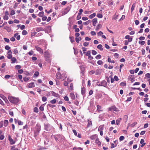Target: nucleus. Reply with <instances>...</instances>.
<instances>
[{
    "mask_svg": "<svg viewBox=\"0 0 150 150\" xmlns=\"http://www.w3.org/2000/svg\"><path fill=\"white\" fill-rule=\"evenodd\" d=\"M28 34L27 32L25 30H24L22 32V34L23 35H26Z\"/></svg>",
    "mask_w": 150,
    "mask_h": 150,
    "instance_id": "obj_43",
    "label": "nucleus"
},
{
    "mask_svg": "<svg viewBox=\"0 0 150 150\" xmlns=\"http://www.w3.org/2000/svg\"><path fill=\"white\" fill-rule=\"evenodd\" d=\"M44 55L45 60L47 62H50V53L48 52H45L44 53Z\"/></svg>",
    "mask_w": 150,
    "mask_h": 150,
    "instance_id": "obj_3",
    "label": "nucleus"
},
{
    "mask_svg": "<svg viewBox=\"0 0 150 150\" xmlns=\"http://www.w3.org/2000/svg\"><path fill=\"white\" fill-rule=\"evenodd\" d=\"M15 146H12V147L11 148V150H18V148H15Z\"/></svg>",
    "mask_w": 150,
    "mask_h": 150,
    "instance_id": "obj_64",
    "label": "nucleus"
},
{
    "mask_svg": "<svg viewBox=\"0 0 150 150\" xmlns=\"http://www.w3.org/2000/svg\"><path fill=\"white\" fill-rule=\"evenodd\" d=\"M13 53L14 54H16L18 53V50L17 48L14 49L13 50Z\"/></svg>",
    "mask_w": 150,
    "mask_h": 150,
    "instance_id": "obj_46",
    "label": "nucleus"
},
{
    "mask_svg": "<svg viewBox=\"0 0 150 150\" xmlns=\"http://www.w3.org/2000/svg\"><path fill=\"white\" fill-rule=\"evenodd\" d=\"M86 89L84 87H83L81 88V94L83 95H85V93Z\"/></svg>",
    "mask_w": 150,
    "mask_h": 150,
    "instance_id": "obj_20",
    "label": "nucleus"
},
{
    "mask_svg": "<svg viewBox=\"0 0 150 150\" xmlns=\"http://www.w3.org/2000/svg\"><path fill=\"white\" fill-rule=\"evenodd\" d=\"M97 18H94L92 20V22L93 23H94L95 24H96L97 23Z\"/></svg>",
    "mask_w": 150,
    "mask_h": 150,
    "instance_id": "obj_39",
    "label": "nucleus"
},
{
    "mask_svg": "<svg viewBox=\"0 0 150 150\" xmlns=\"http://www.w3.org/2000/svg\"><path fill=\"white\" fill-rule=\"evenodd\" d=\"M62 75L59 72L57 73L56 75V77L57 79H61Z\"/></svg>",
    "mask_w": 150,
    "mask_h": 150,
    "instance_id": "obj_12",
    "label": "nucleus"
},
{
    "mask_svg": "<svg viewBox=\"0 0 150 150\" xmlns=\"http://www.w3.org/2000/svg\"><path fill=\"white\" fill-rule=\"evenodd\" d=\"M70 96L71 99L74 100L75 99V97L74 94L73 93H71L70 94Z\"/></svg>",
    "mask_w": 150,
    "mask_h": 150,
    "instance_id": "obj_25",
    "label": "nucleus"
},
{
    "mask_svg": "<svg viewBox=\"0 0 150 150\" xmlns=\"http://www.w3.org/2000/svg\"><path fill=\"white\" fill-rule=\"evenodd\" d=\"M101 57V55L100 54H98L95 57V58L96 59H100Z\"/></svg>",
    "mask_w": 150,
    "mask_h": 150,
    "instance_id": "obj_50",
    "label": "nucleus"
},
{
    "mask_svg": "<svg viewBox=\"0 0 150 150\" xmlns=\"http://www.w3.org/2000/svg\"><path fill=\"white\" fill-rule=\"evenodd\" d=\"M4 126L5 127H6L8 124V120H4Z\"/></svg>",
    "mask_w": 150,
    "mask_h": 150,
    "instance_id": "obj_28",
    "label": "nucleus"
},
{
    "mask_svg": "<svg viewBox=\"0 0 150 150\" xmlns=\"http://www.w3.org/2000/svg\"><path fill=\"white\" fill-rule=\"evenodd\" d=\"M101 26V25L100 24H98L96 26V30H98L99 28H100Z\"/></svg>",
    "mask_w": 150,
    "mask_h": 150,
    "instance_id": "obj_37",
    "label": "nucleus"
},
{
    "mask_svg": "<svg viewBox=\"0 0 150 150\" xmlns=\"http://www.w3.org/2000/svg\"><path fill=\"white\" fill-rule=\"evenodd\" d=\"M57 136L58 137V139H59L61 140H64V137L63 135L58 134H57Z\"/></svg>",
    "mask_w": 150,
    "mask_h": 150,
    "instance_id": "obj_13",
    "label": "nucleus"
},
{
    "mask_svg": "<svg viewBox=\"0 0 150 150\" xmlns=\"http://www.w3.org/2000/svg\"><path fill=\"white\" fill-rule=\"evenodd\" d=\"M44 129L47 131L52 132L54 129L53 127L49 123H44Z\"/></svg>",
    "mask_w": 150,
    "mask_h": 150,
    "instance_id": "obj_1",
    "label": "nucleus"
},
{
    "mask_svg": "<svg viewBox=\"0 0 150 150\" xmlns=\"http://www.w3.org/2000/svg\"><path fill=\"white\" fill-rule=\"evenodd\" d=\"M97 16L100 18H101L103 17V15L101 14L98 13L97 15Z\"/></svg>",
    "mask_w": 150,
    "mask_h": 150,
    "instance_id": "obj_48",
    "label": "nucleus"
},
{
    "mask_svg": "<svg viewBox=\"0 0 150 150\" xmlns=\"http://www.w3.org/2000/svg\"><path fill=\"white\" fill-rule=\"evenodd\" d=\"M98 138V136L96 134H94L92 135L90 137V138L91 140H93Z\"/></svg>",
    "mask_w": 150,
    "mask_h": 150,
    "instance_id": "obj_18",
    "label": "nucleus"
},
{
    "mask_svg": "<svg viewBox=\"0 0 150 150\" xmlns=\"http://www.w3.org/2000/svg\"><path fill=\"white\" fill-rule=\"evenodd\" d=\"M39 109L41 111H43L44 110V106L42 105H41L39 107Z\"/></svg>",
    "mask_w": 150,
    "mask_h": 150,
    "instance_id": "obj_40",
    "label": "nucleus"
},
{
    "mask_svg": "<svg viewBox=\"0 0 150 150\" xmlns=\"http://www.w3.org/2000/svg\"><path fill=\"white\" fill-rule=\"evenodd\" d=\"M11 63L14 64L16 62L17 60L15 57H12L11 59Z\"/></svg>",
    "mask_w": 150,
    "mask_h": 150,
    "instance_id": "obj_21",
    "label": "nucleus"
},
{
    "mask_svg": "<svg viewBox=\"0 0 150 150\" xmlns=\"http://www.w3.org/2000/svg\"><path fill=\"white\" fill-rule=\"evenodd\" d=\"M139 43L141 45H143L144 44L145 42L144 41H139Z\"/></svg>",
    "mask_w": 150,
    "mask_h": 150,
    "instance_id": "obj_59",
    "label": "nucleus"
},
{
    "mask_svg": "<svg viewBox=\"0 0 150 150\" xmlns=\"http://www.w3.org/2000/svg\"><path fill=\"white\" fill-rule=\"evenodd\" d=\"M73 150H83V149L80 147H79L78 148L74 147Z\"/></svg>",
    "mask_w": 150,
    "mask_h": 150,
    "instance_id": "obj_35",
    "label": "nucleus"
},
{
    "mask_svg": "<svg viewBox=\"0 0 150 150\" xmlns=\"http://www.w3.org/2000/svg\"><path fill=\"white\" fill-rule=\"evenodd\" d=\"M104 125H102L100 126L98 129V131H103L104 129Z\"/></svg>",
    "mask_w": 150,
    "mask_h": 150,
    "instance_id": "obj_16",
    "label": "nucleus"
},
{
    "mask_svg": "<svg viewBox=\"0 0 150 150\" xmlns=\"http://www.w3.org/2000/svg\"><path fill=\"white\" fill-rule=\"evenodd\" d=\"M96 84L98 86H103L106 87L107 86V83L105 80H103L101 82H97Z\"/></svg>",
    "mask_w": 150,
    "mask_h": 150,
    "instance_id": "obj_4",
    "label": "nucleus"
},
{
    "mask_svg": "<svg viewBox=\"0 0 150 150\" xmlns=\"http://www.w3.org/2000/svg\"><path fill=\"white\" fill-rule=\"evenodd\" d=\"M69 39L71 43L74 42V38L73 36H70Z\"/></svg>",
    "mask_w": 150,
    "mask_h": 150,
    "instance_id": "obj_33",
    "label": "nucleus"
},
{
    "mask_svg": "<svg viewBox=\"0 0 150 150\" xmlns=\"http://www.w3.org/2000/svg\"><path fill=\"white\" fill-rule=\"evenodd\" d=\"M33 110H34V112H36V113L38 112L39 111V110H38V108L36 107H35L34 108Z\"/></svg>",
    "mask_w": 150,
    "mask_h": 150,
    "instance_id": "obj_41",
    "label": "nucleus"
},
{
    "mask_svg": "<svg viewBox=\"0 0 150 150\" xmlns=\"http://www.w3.org/2000/svg\"><path fill=\"white\" fill-rule=\"evenodd\" d=\"M88 124L87 126V127H88L90 126H91L92 125V121L91 120H88Z\"/></svg>",
    "mask_w": 150,
    "mask_h": 150,
    "instance_id": "obj_19",
    "label": "nucleus"
},
{
    "mask_svg": "<svg viewBox=\"0 0 150 150\" xmlns=\"http://www.w3.org/2000/svg\"><path fill=\"white\" fill-rule=\"evenodd\" d=\"M23 79L25 82H27L29 80V77L27 76H25L23 77Z\"/></svg>",
    "mask_w": 150,
    "mask_h": 150,
    "instance_id": "obj_30",
    "label": "nucleus"
},
{
    "mask_svg": "<svg viewBox=\"0 0 150 150\" xmlns=\"http://www.w3.org/2000/svg\"><path fill=\"white\" fill-rule=\"evenodd\" d=\"M14 37L15 38L16 37V39L19 40L20 39V35H18V33H16L14 34Z\"/></svg>",
    "mask_w": 150,
    "mask_h": 150,
    "instance_id": "obj_9",
    "label": "nucleus"
},
{
    "mask_svg": "<svg viewBox=\"0 0 150 150\" xmlns=\"http://www.w3.org/2000/svg\"><path fill=\"white\" fill-rule=\"evenodd\" d=\"M101 74V70L100 69H97L95 72V74L97 75H100Z\"/></svg>",
    "mask_w": 150,
    "mask_h": 150,
    "instance_id": "obj_22",
    "label": "nucleus"
},
{
    "mask_svg": "<svg viewBox=\"0 0 150 150\" xmlns=\"http://www.w3.org/2000/svg\"><path fill=\"white\" fill-rule=\"evenodd\" d=\"M112 110L115 111H118L117 108H116L115 106L112 107Z\"/></svg>",
    "mask_w": 150,
    "mask_h": 150,
    "instance_id": "obj_47",
    "label": "nucleus"
},
{
    "mask_svg": "<svg viewBox=\"0 0 150 150\" xmlns=\"http://www.w3.org/2000/svg\"><path fill=\"white\" fill-rule=\"evenodd\" d=\"M4 29L7 30L8 32H10L11 30V28L8 26H5Z\"/></svg>",
    "mask_w": 150,
    "mask_h": 150,
    "instance_id": "obj_24",
    "label": "nucleus"
},
{
    "mask_svg": "<svg viewBox=\"0 0 150 150\" xmlns=\"http://www.w3.org/2000/svg\"><path fill=\"white\" fill-rule=\"evenodd\" d=\"M51 93L52 95L56 97H58L59 96V95L56 93L54 91H52Z\"/></svg>",
    "mask_w": 150,
    "mask_h": 150,
    "instance_id": "obj_27",
    "label": "nucleus"
},
{
    "mask_svg": "<svg viewBox=\"0 0 150 150\" xmlns=\"http://www.w3.org/2000/svg\"><path fill=\"white\" fill-rule=\"evenodd\" d=\"M34 53L33 51L32 50H30L29 52H28V54L30 55H32Z\"/></svg>",
    "mask_w": 150,
    "mask_h": 150,
    "instance_id": "obj_55",
    "label": "nucleus"
},
{
    "mask_svg": "<svg viewBox=\"0 0 150 150\" xmlns=\"http://www.w3.org/2000/svg\"><path fill=\"white\" fill-rule=\"evenodd\" d=\"M95 143L97 144L98 146H100L101 145V142L99 141L98 138H97L95 141Z\"/></svg>",
    "mask_w": 150,
    "mask_h": 150,
    "instance_id": "obj_17",
    "label": "nucleus"
},
{
    "mask_svg": "<svg viewBox=\"0 0 150 150\" xmlns=\"http://www.w3.org/2000/svg\"><path fill=\"white\" fill-rule=\"evenodd\" d=\"M97 64L98 65H102L103 64V62L101 60H99L97 62Z\"/></svg>",
    "mask_w": 150,
    "mask_h": 150,
    "instance_id": "obj_45",
    "label": "nucleus"
},
{
    "mask_svg": "<svg viewBox=\"0 0 150 150\" xmlns=\"http://www.w3.org/2000/svg\"><path fill=\"white\" fill-rule=\"evenodd\" d=\"M47 98L45 96H43L42 97V100L43 102H45L47 100Z\"/></svg>",
    "mask_w": 150,
    "mask_h": 150,
    "instance_id": "obj_61",
    "label": "nucleus"
},
{
    "mask_svg": "<svg viewBox=\"0 0 150 150\" xmlns=\"http://www.w3.org/2000/svg\"><path fill=\"white\" fill-rule=\"evenodd\" d=\"M35 129L40 132L41 130L40 125L39 124H37L35 126Z\"/></svg>",
    "mask_w": 150,
    "mask_h": 150,
    "instance_id": "obj_8",
    "label": "nucleus"
},
{
    "mask_svg": "<svg viewBox=\"0 0 150 150\" xmlns=\"http://www.w3.org/2000/svg\"><path fill=\"white\" fill-rule=\"evenodd\" d=\"M135 6V3H134L132 5L131 8V12H132Z\"/></svg>",
    "mask_w": 150,
    "mask_h": 150,
    "instance_id": "obj_34",
    "label": "nucleus"
},
{
    "mask_svg": "<svg viewBox=\"0 0 150 150\" xmlns=\"http://www.w3.org/2000/svg\"><path fill=\"white\" fill-rule=\"evenodd\" d=\"M62 76L63 77L64 76V77H63V78L64 79H65L67 77V75L66 74V72H64V73H63L62 74Z\"/></svg>",
    "mask_w": 150,
    "mask_h": 150,
    "instance_id": "obj_60",
    "label": "nucleus"
},
{
    "mask_svg": "<svg viewBox=\"0 0 150 150\" xmlns=\"http://www.w3.org/2000/svg\"><path fill=\"white\" fill-rule=\"evenodd\" d=\"M70 10V8L68 6L64 10V13L65 14H67Z\"/></svg>",
    "mask_w": 150,
    "mask_h": 150,
    "instance_id": "obj_15",
    "label": "nucleus"
},
{
    "mask_svg": "<svg viewBox=\"0 0 150 150\" xmlns=\"http://www.w3.org/2000/svg\"><path fill=\"white\" fill-rule=\"evenodd\" d=\"M35 48L36 49V50L39 52L41 54H42L43 53V50L39 47L38 46H35Z\"/></svg>",
    "mask_w": 150,
    "mask_h": 150,
    "instance_id": "obj_5",
    "label": "nucleus"
},
{
    "mask_svg": "<svg viewBox=\"0 0 150 150\" xmlns=\"http://www.w3.org/2000/svg\"><path fill=\"white\" fill-rule=\"evenodd\" d=\"M44 15V12L43 11L40 12L38 14V15L40 17H42Z\"/></svg>",
    "mask_w": 150,
    "mask_h": 150,
    "instance_id": "obj_44",
    "label": "nucleus"
},
{
    "mask_svg": "<svg viewBox=\"0 0 150 150\" xmlns=\"http://www.w3.org/2000/svg\"><path fill=\"white\" fill-rule=\"evenodd\" d=\"M28 85V87L29 88H33L35 87V84L33 82L29 83Z\"/></svg>",
    "mask_w": 150,
    "mask_h": 150,
    "instance_id": "obj_11",
    "label": "nucleus"
},
{
    "mask_svg": "<svg viewBox=\"0 0 150 150\" xmlns=\"http://www.w3.org/2000/svg\"><path fill=\"white\" fill-rule=\"evenodd\" d=\"M56 102V100L55 99H54L50 101V103L52 104H54Z\"/></svg>",
    "mask_w": 150,
    "mask_h": 150,
    "instance_id": "obj_57",
    "label": "nucleus"
},
{
    "mask_svg": "<svg viewBox=\"0 0 150 150\" xmlns=\"http://www.w3.org/2000/svg\"><path fill=\"white\" fill-rule=\"evenodd\" d=\"M81 40V37H79V38H76L75 40L77 43H79V41Z\"/></svg>",
    "mask_w": 150,
    "mask_h": 150,
    "instance_id": "obj_32",
    "label": "nucleus"
},
{
    "mask_svg": "<svg viewBox=\"0 0 150 150\" xmlns=\"http://www.w3.org/2000/svg\"><path fill=\"white\" fill-rule=\"evenodd\" d=\"M97 47L98 49H99L100 51H102L103 50V46L102 45L100 44L97 46Z\"/></svg>",
    "mask_w": 150,
    "mask_h": 150,
    "instance_id": "obj_26",
    "label": "nucleus"
},
{
    "mask_svg": "<svg viewBox=\"0 0 150 150\" xmlns=\"http://www.w3.org/2000/svg\"><path fill=\"white\" fill-rule=\"evenodd\" d=\"M3 19L5 20H7L8 19V16L5 15L4 16Z\"/></svg>",
    "mask_w": 150,
    "mask_h": 150,
    "instance_id": "obj_52",
    "label": "nucleus"
},
{
    "mask_svg": "<svg viewBox=\"0 0 150 150\" xmlns=\"http://www.w3.org/2000/svg\"><path fill=\"white\" fill-rule=\"evenodd\" d=\"M39 72L38 71H36L35 72V73H34V76L35 77H36L37 76H38V75H39Z\"/></svg>",
    "mask_w": 150,
    "mask_h": 150,
    "instance_id": "obj_38",
    "label": "nucleus"
},
{
    "mask_svg": "<svg viewBox=\"0 0 150 150\" xmlns=\"http://www.w3.org/2000/svg\"><path fill=\"white\" fill-rule=\"evenodd\" d=\"M122 120V119L120 118L119 119H118L116 120V124L117 125H119V123L121 121V120Z\"/></svg>",
    "mask_w": 150,
    "mask_h": 150,
    "instance_id": "obj_31",
    "label": "nucleus"
},
{
    "mask_svg": "<svg viewBox=\"0 0 150 150\" xmlns=\"http://www.w3.org/2000/svg\"><path fill=\"white\" fill-rule=\"evenodd\" d=\"M46 149V148L43 146H41L38 149V150H45Z\"/></svg>",
    "mask_w": 150,
    "mask_h": 150,
    "instance_id": "obj_49",
    "label": "nucleus"
},
{
    "mask_svg": "<svg viewBox=\"0 0 150 150\" xmlns=\"http://www.w3.org/2000/svg\"><path fill=\"white\" fill-rule=\"evenodd\" d=\"M8 98L10 102L14 104H17L19 101V99L18 98L9 96Z\"/></svg>",
    "mask_w": 150,
    "mask_h": 150,
    "instance_id": "obj_2",
    "label": "nucleus"
},
{
    "mask_svg": "<svg viewBox=\"0 0 150 150\" xmlns=\"http://www.w3.org/2000/svg\"><path fill=\"white\" fill-rule=\"evenodd\" d=\"M39 134V133H34V137L36 140H38V137Z\"/></svg>",
    "mask_w": 150,
    "mask_h": 150,
    "instance_id": "obj_14",
    "label": "nucleus"
},
{
    "mask_svg": "<svg viewBox=\"0 0 150 150\" xmlns=\"http://www.w3.org/2000/svg\"><path fill=\"white\" fill-rule=\"evenodd\" d=\"M91 21L90 20H88V21H87L84 22L83 23V24L85 25H87L89 24L90 23H91Z\"/></svg>",
    "mask_w": 150,
    "mask_h": 150,
    "instance_id": "obj_36",
    "label": "nucleus"
},
{
    "mask_svg": "<svg viewBox=\"0 0 150 150\" xmlns=\"http://www.w3.org/2000/svg\"><path fill=\"white\" fill-rule=\"evenodd\" d=\"M4 41L7 43H8L10 42V40L9 39L7 38H4Z\"/></svg>",
    "mask_w": 150,
    "mask_h": 150,
    "instance_id": "obj_58",
    "label": "nucleus"
},
{
    "mask_svg": "<svg viewBox=\"0 0 150 150\" xmlns=\"http://www.w3.org/2000/svg\"><path fill=\"white\" fill-rule=\"evenodd\" d=\"M134 76L130 75L129 76L128 78V80L130 81L132 83L134 81Z\"/></svg>",
    "mask_w": 150,
    "mask_h": 150,
    "instance_id": "obj_7",
    "label": "nucleus"
},
{
    "mask_svg": "<svg viewBox=\"0 0 150 150\" xmlns=\"http://www.w3.org/2000/svg\"><path fill=\"white\" fill-rule=\"evenodd\" d=\"M97 110L98 111H102L101 110H100V109L101 108V107L100 106L98 105H97Z\"/></svg>",
    "mask_w": 150,
    "mask_h": 150,
    "instance_id": "obj_54",
    "label": "nucleus"
},
{
    "mask_svg": "<svg viewBox=\"0 0 150 150\" xmlns=\"http://www.w3.org/2000/svg\"><path fill=\"white\" fill-rule=\"evenodd\" d=\"M7 57L8 59H11L12 57V54H8Z\"/></svg>",
    "mask_w": 150,
    "mask_h": 150,
    "instance_id": "obj_42",
    "label": "nucleus"
},
{
    "mask_svg": "<svg viewBox=\"0 0 150 150\" xmlns=\"http://www.w3.org/2000/svg\"><path fill=\"white\" fill-rule=\"evenodd\" d=\"M36 28V31L37 32L44 30V29L41 27Z\"/></svg>",
    "mask_w": 150,
    "mask_h": 150,
    "instance_id": "obj_23",
    "label": "nucleus"
},
{
    "mask_svg": "<svg viewBox=\"0 0 150 150\" xmlns=\"http://www.w3.org/2000/svg\"><path fill=\"white\" fill-rule=\"evenodd\" d=\"M91 55V51H88L86 54V55L87 56H89Z\"/></svg>",
    "mask_w": 150,
    "mask_h": 150,
    "instance_id": "obj_53",
    "label": "nucleus"
},
{
    "mask_svg": "<svg viewBox=\"0 0 150 150\" xmlns=\"http://www.w3.org/2000/svg\"><path fill=\"white\" fill-rule=\"evenodd\" d=\"M144 140L143 139H141L140 142V143L141 144V147H143L146 144V143L144 142Z\"/></svg>",
    "mask_w": 150,
    "mask_h": 150,
    "instance_id": "obj_10",
    "label": "nucleus"
},
{
    "mask_svg": "<svg viewBox=\"0 0 150 150\" xmlns=\"http://www.w3.org/2000/svg\"><path fill=\"white\" fill-rule=\"evenodd\" d=\"M92 53L93 55H95L97 53V52L95 50H92Z\"/></svg>",
    "mask_w": 150,
    "mask_h": 150,
    "instance_id": "obj_51",
    "label": "nucleus"
},
{
    "mask_svg": "<svg viewBox=\"0 0 150 150\" xmlns=\"http://www.w3.org/2000/svg\"><path fill=\"white\" fill-rule=\"evenodd\" d=\"M125 139V137L123 136H121L119 138L120 141H123Z\"/></svg>",
    "mask_w": 150,
    "mask_h": 150,
    "instance_id": "obj_62",
    "label": "nucleus"
},
{
    "mask_svg": "<svg viewBox=\"0 0 150 150\" xmlns=\"http://www.w3.org/2000/svg\"><path fill=\"white\" fill-rule=\"evenodd\" d=\"M15 14V12L13 10L12 11H11V12H10V15L11 16H13Z\"/></svg>",
    "mask_w": 150,
    "mask_h": 150,
    "instance_id": "obj_63",
    "label": "nucleus"
},
{
    "mask_svg": "<svg viewBox=\"0 0 150 150\" xmlns=\"http://www.w3.org/2000/svg\"><path fill=\"white\" fill-rule=\"evenodd\" d=\"M8 139L11 144L13 145L15 144V141L11 138L10 135L8 136Z\"/></svg>",
    "mask_w": 150,
    "mask_h": 150,
    "instance_id": "obj_6",
    "label": "nucleus"
},
{
    "mask_svg": "<svg viewBox=\"0 0 150 150\" xmlns=\"http://www.w3.org/2000/svg\"><path fill=\"white\" fill-rule=\"evenodd\" d=\"M96 16V13H93L89 16V18L90 19H92L95 17Z\"/></svg>",
    "mask_w": 150,
    "mask_h": 150,
    "instance_id": "obj_29",
    "label": "nucleus"
},
{
    "mask_svg": "<svg viewBox=\"0 0 150 150\" xmlns=\"http://www.w3.org/2000/svg\"><path fill=\"white\" fill-rule=\"evenodd\" d=\"M126 85V83L125 82H125H121L120 83V85L121 86H125Z\"/></svg>",
    "mask_w": 150,
    "mask_h": 150,
    "instance_id": "obj_56",
    "label": "nucleus"
}]
</instances>
